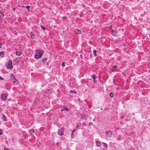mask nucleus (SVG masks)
I'll return each instance as SVG.
<instances>
[{
    "label": "nucleus",
    "instance_id": "21",
    "mask_svg": "<svg viewBox=\"0 0 150 150\" xmlns=\"http://www.w3.org/2000/svg\"><path fill=\"white\" fill-rule=\"evenodd\" d=\"M109 96H110L112 98L113 96V94L112 93H111L109 94Z\"/></svg>",
    "mask_w": 150,
    "mask_h": 150
},
{
    "label": "nucleus",
    "instance_id": "12",
    "mask_svg": "<svg viewBox=\"0 0 150 150\" xmlns=\"http://www.w3.org/2000/svg\"><path fill=\"white\" fill-rule=\"evenodd\" d=\"M63 108L64 110H66L67 111H68L69 110V109L67 108L66 106L65 105H63Z\"/></svg>",
    "mask_w": 150,
    "mask_h": 150
},
{
    "label": "nucleus",
    "instance_id": "10",
    "mask_svg": "<svg viewBox=\"0 0 150 150\" xmlns=\"http://www.w3.org/2000/svg\"><path fill=\"white\" fill-rule=\"evenodd\" d=\"M2 119L4 121H7V118L3 114L2 115Z\"/></svg>",
    "mask_w": 150,
    "mask_h": 150
},
{
    "label": "nucleus",
    "instance_id": "35",
    "mask_svg": "<svg viewBox=\"0 0 150 150\" xmlns=\"http://www.w3.org/2000/svg\"><path fill=\"white\" fill-rule=\"evenodd\" d=\"M111 30H110V31H112V32H113L114 31L112 30L111 29Z\"/></svg>",
    "mask_w": 150,
    "mask_h": 150
},
{
    "label": "nucleus",
    "instance_id": "41",
    "mask_svg": "<svg viewBox=\"0 0 150 150\" xmlns=\"http://www.w3.org/2000/svg\"><path fill=\"white\" fill-rule=\"evenodd\" d=\"M23 7H25V6H23Z\"/></svg>",
    "mask_w": 150,
    "mask_h": 150
},
{
    "label": "nucleus",
    "instance_id": "31",
    "mask_svg": "<svg viewBox=\"0 0 150 150\" xmlns=\"http://www.w3.org/2000/svg\"><path fill=\"white\" fill-rule=\"evenodd\" d=\"M30 131L31 132H34L33 131H34V130L33 129H32L30 130Z\"/></svg>",
    "mask_w": 150,
    "mask_h": 150
},
{
    "label": "nucleus",
    "instance_id": "25",
    "mask_svg": "<svg viewBox=\"0 0 150 150\" xmlns=\"http://www.w3.org/2000/svg\"><path fill=\"white\" fill-rule=\"evenodd\" d=\"M15 80V81H13V83L14 84H16L17 83L18 81L17 80H16V79Z\"/></svg>",
    "mask_w": 150,
    "mask_h": 150
},
{
    "label": "nucleus",
    "instance_id": "39",
    "mask_svg": "<svg viewBox=\"0 0 150 150\" xmlns=\"http://www.w3.org/2000/svg\"><path fill=\"white\" fill-rule=\"evenodd\" d=\"M110 29H111V25L110 26Z\"/></svg>",
    "mask_w": 150,
    "mask_h": 150
},
{
    "label": "nucleus",
    "instance_id": "4",
    "mask_svg": "<svg viewBox=\"0 0 150 150\" xmlns=\"http://www.w3.org/2000/svg\"><path fill=\"white\" fill-rule=\"evenodd\" d=\"M105 135L107 137H111L112 135V132L110 131H108L105 132Z\"/></svg>",
    "mask_w": 150,
    "mask_h": 150
},
{
    "label": "nucleus",
    "instance_id": "26",
    "mask_svg": "<svg viewBox=\"0 0 150 150\" xmlns=\"http://www.w3.org/2000/svg\"><path fill=\"white\" fill-rule=\"evenodd\" d=\"M1 14V16H2V17H4V14L2 12H1L0 11V15Z\"/></svg>",
    "mask_w": 150,
    "mask_h": 150
},
{
    "label": "nucleus",
    "instance_id": "15",
    "mask_svg": "<svg viewBox=\"0 0 150 150\" xmlns=\"http://www.w3.org/2000/svg\"><path fill=\"white\" fill-rule=\"evenodd\" d=\"M75 33L77 34L81 33V32L80 30H77L75 31Z\"/></svg>",
    "mask_w": 150,
    "mask_h": 150
},
{
    "label": "nucleus",
    "instance_id": "29",
    "mask_svg": "<svg viewBox=\"0 0 150 150\" xmlns=\"http://www.w3.org/2000/svg\"><path fill=\"white\" fill-rule=\"evenodd\" d=\"M89 125L90 126H91L92 125V122H89Z\"/></svg>",
    "mask_w": 150,
    "mask_h": 150
},
{
    "label": "nucleus",
    "instance_id": "33",
    "mask_svg": "<svg viewBox=\"0 0 150 150\" xmlns=\"http://www.w3.org/2000/svg\"><path fill=\"white\" fill-rule=\"evenodd\" d=\"M64 110L63 108H62V109H61V110H61V111H63V110Z\"/></svg>",
    "mask_w": 150,
    "mask_h": 150
},
{
    "label": "nucleus",
    "instance_id": "32",
    "mask_svg": "<svg viewBox=\"0 0 150 150\" xmlns=\"http://www.w3.org/2000/svg\"><path fill=\"white\" fill-rule=\"evenodd\" d=\"M0 79H2L3 80L4 79L3 78H2L0 76Z\"/></svg>",
    "mask_w": 150,
    "mask_h": 150
},
{
    "label": "nucleus",
    "instance_id": "24",
    "mask_svg": "<svg viewBox=\"0 0 150 150\" xmlns=\"http://www.w3.org/2000/svg\"><path fill=\"white\" fill-rule=\"evenodd\" d=\"M81 123L80 122H79L77 124V127H80L81 126Z\"/></svg>",
    "mask_w": 150,
    "mask_h": 150
},
{
    "label": "nucleus",
    "instance_id": "19",
    "mask_svg": "<svg viewBox=\"0 0 150 150\" xmlns=\"http://www.w3.org/2000/svg\"><path fill=\"white\" fill-rule=\"evenodd\" d=\"M70 93H74L76 94V92L74 90H71L70 91Z\"/></svg>",
    "mask_w": 150,
    "mask_h": 150
},
{
    "label": "nucleus",
    "instance_id": "16",
    "mask_svg": "<svg viewBox=\"0 0 150 150\" xmlns=\"http://www.w3.org/2000/svg\"><path fill=\"white\" fill-rule=\"evenodd\" d=\"M92 77L93 80H95L96 78V75L94 74L92 75Z\"/></svg>",
    "mask_w": 150,
    "mask_h": 150
},
{
    "label": "nucleus",
    "instance_id": "17",
    "mask_svg": "<svg viewBox=\"0 0 150 150\" xmlns=\"http://www.w3.org/2000/svg\"><path fill=\"white\" fill-rule=\"evenodd\" d=\"M96 144L98 146H100V143L99 142L96 141Z\"/></svg>",
    "mask_w": 150,
    "mask_h": 150
},
{
    "label": "nucleus",
    "instance_id": "5",
    "mask_svg": "<svg viewBox=\"0 0 150 150\" xmlns=\"http://www.w3.org/2000/svg\"><path fill=\"white\" fill-rule=\"evenodd\" d=\"M117 69H118L117 65H115L113 67V68L111 69V70L112 72L117 71H118L117 70Z\"/></svg>",
    "mask_w": 150,
    "mask_h": 150
},
{
    "label": "nucleus",
    "instance_id": "30",
    "mask_svg": "<svg viewBox=\"0 0 150 150\" xmlns=\"http://www.w3.org/2000/svg\"><path fill=\"white\" fill-rule=\"evenodd\" d=\"M2 45V44L0 42V48H1V45Z\"/></svg>",
    "mask_w": 150,
    "mask_h": 150
},
{
    "label": "nucleus",
    "instance_id": "9",
    "mask_svg": "<svg viewBox=\"0 0 150 150\" xmlns=\"http://www.w3.org/2000/svg\"><path fill=\"white\" fill-rule=\"evenodd\" d=\"M22 52H18L17 51H16V54L17 56H20L21 55V54H22Z\"/></svg>",
    "mask_w": 150,
    "mask_h": 150
},
{
    "label": "nucleus",
    "instance_id": "28",
    "mask_svg": "<svg viewBox=\"0 0 150 150\" xmlns=\"http://www.w3.org/2000/svg\"><path fill=\"white\" fill-rule=\"evenodd\" d=\"M62 67H64L65 66L64 62H63L62 63Z\"/></svg>",
    "mask_w": 150,
    "mask_h": 150
},
{
    "label": "nucleus",
    "instance_id": "11",
    "mask_svg": "<svg viewBox=\"0 0 150 150\" xmlns=\"http://www.w3.org/2000/svg\"><path fill=\"white\" fill-rule=\"evenodd\" d=\"M47 60V58L46 57H45L42 59V63H45Z\"/></svg>",
    "mask_w": 150,
    "mask_h": 150
},
{
    "label": "nucleus",
    "instance_id": "8",
    "mask_svg": "<svg viewBox=\"0 0 150 150\" xmlns=\"http://www.w3.org/2000/svg\"><path fill=\"white\" fill-rule=\"evenodd\" d=\"M4 52L2 51L0 52V58H2L4 57Z\"/></svg>",
    "mask_w": 150,
    "mask_h": 150
},
{
    "label": "nucleus",
    "instance_id": "20",
    "mask_svg": "<svg viewBox=\"0 0 150 150\" xmlns=\"http://www.w3.org/2000/svg\"><path fill=\"white\" fill-rule=\"evenodd\" d=\"M25 7L28 9V11H30V10L29 9L30 8V6H26Z\"/></svg>",
    "mask_w": 150,
    "mask_h": 150
},
{
    "label": "nucleus",
    "instance_id": "2",
    "mask_svg": "<svg viewBox=\"0 0 150 150\" xmlns=\"http://www.w3.org/2000/svg\"><path fill=\"white\" fill-rule=\"evenodd\" d=\"M6 68L7 69H11L13 68L12 60L9 59L8 61L7 64L6 65Z\"/></svg>",
    "mask_w": 150,
    "mask_h": 150
},
{
    "label": "nucleus",
    "instance_id": "6",
    "mask_svg": "<svg viewBox=\"0 0 150 150\" xmlns=\"http://www.w3.org/2000/svg\"><path fill=\"white\" fill-rule=\"evenodd\" d=\"M81 119L84 120H86L88 117L87 116L84 114H81Z\"/></svg>",
    "mask_w": 150,
    "mask_h": 150
},
{
    "label": "nucleus",
    "instance_id": "18",
    "mask_svg": "<svg viewBox=\"0 0 150 150\" xmlns=\"http://www.w3.org/2000/svg\"><path fill=\"white\" fill-rule=\"evenodd\" d=\"M103 143L104 144L103 146L107 148L108 147V145L106 143L104 142H103Z\"/></svg>",
    "mask_w": 150,
    "mask_h": 150
},
{
    "label": "nucleus",
    "instance_id": "3",
    "mask_svg": "<svg viewBox=\"0 0 150 150\" xmlns=\"http://www.w3.org/2000/svg\"><path fill=\"white\" fill-rule=\"evenodd\" d=\"M64 127H62L60 129L58 130V134L59 135L62 136L64 134Z\"/></svg>",
    "mask_w": 150,
    "mask_h": 150
},
{
    "label": "nucleus",
    "instance_id": "13",
    "mask_svg": "<svg viewBox=\"0 0 150 150\" xmlns=\"http://www.w3.org/2000/svg\"><path fill=\"white\" fill-rule=\"evenodd\" d=\"M30 35L31 36V38H32L34 39L35 38V35H34L33 33L32 32H31Z\"/></svg>",
    "mask_w": 150,
    "mask_h": 150
},
{
    "label": "nucleus",
    "instance_id": "38",
    "mask_svg": "<svg viewBox=\"0 0 150 150\" xmlns=\"http://www.w3.org/2000/svg\"><path fill=\"white\" fill-rule=\"evenodd\" d=\"M20 58H21V59H22V57H21Z\"/></svg>",
    "mask_w": 150,
    "mask_h": 150
},
{
    "label": "nucleus",
    "instance_id": "27",
    "mask_svg": "<svg viewBox=\"0 0 150 150\" xmlns=\"http://www.w3.org/2000/svg\"><path fill=\"white\" fill-rule=\"evenodd\" d=\"M3 131L2 129H0V135L2 134Z\"/></svg>",
    "mask_w": 150,
    "mask_h": 150
},
{
    "label": "nucleus",
    "instance_id": "22",
    "mask_svg": "<svg viewBox=\"0 0 150 150\" xmlns=\"http://www.w3.org/2000/svg\"><path fill=\"white\" fill-rule=\"evenodd\" d=\"M75 131V130H74L73 132H72L71 134V137L73 138L74 137V136H73V133Z\"/></svg>",
    "mask_w": 150,
    "mask_h": 150
},
{
    "label": "nucleus",
    "instance_id": "34",
    "mask_svg": "<svg viewBox=\"0 0 150 150\" xmlns=\"http://www.w3.org/2000/svg\"><path fill=\"white\" fill-rule=\"evenodd\" d=\"M124 117V116L123 115L121 116V118H123Z\"/></svg>",
    "mask_w": 150,
    "mask_h": 150
},
{
    "label": "nucleus",
    "instance_id": "7",
    "mask_svg": "<svg viewBox=\"0 0 150 150\" xmlns=\"http://www.w3.org/2000/svg\"><path fill=\"white\" fill-rule=\"evenodd\" d=\"M1 98L4 100H6V96L4 94H2L1 95Z\"/></svg>",
    "mask_w": 150,
    "mask_h": 150
},
{
    "label": "nucleus",
    "instance_id": "40",
    "mask_svg": "<svg viewBox=\"0 0 150 150\" xmlns=\"http://www.w3.org/2000/svg\"><path fill=\"white\" fill-rule=\"evenodd\" d=\"M11 75H13V74H11Z\"/></svg>",
    "mask_w": 150,
    "mask_h": 150
},
{
    "label": "nucleus",
    "instance_id": "14",
    "mask_svg": "<svg viewBox=\"0 0 150 150\" xmlns=\"http://www.w3.org/2000/svg\"><path fill=\"white\" fill-rule=\"evenodd\" d=\"M93 55L95 57H96L97 56L96 52V50H94L93 51Z\"/></svg>",
    "mask_w": 150,
    "mask_h": 150
},
{
    "label": "nucleus",
    "instance_id": "37",
    "mask_svg": "<svg viewBox=\"0 0 150 150\" xmlns=\"http://www.w3.org/2000/svg\"><path fill=\"white\" fill-rule=\"evenodd\" d=\"M13 10H15V8H13Z\"/></svg>",
    "mask_w": 150,
    "mask_h": 150
},
{
    "label": "nucleus",
    "instance_id": "36",
    "mask_svg": "<svg viewBox=\"0 0 150 150\" xmlns=\"http://www.w3.org/2000/svg\"><path fill=\"white\" fill-rule=\"evenodd\" d=\"M95 81H96V80H95H95H93V82H95Z\"/></svg>",
    "mask_w": 150,
    "mask_h": 150
},
{
    "label": "nucleus",
    "instance_id": "23",
    "mask_svg": "<svg viewBox=\"0 0 150 150\" xmlns=\"http://www.w3.org/2000/svg\"><path fill=\"white\" fill-rule=\"evenodd\" d=\"M40 27L43 30H45V28L43 26L40 25Z\"/></svg>",
    "mask_w": 150,
    "mask_h": 150
},
{
    "label": "nucleus",
    "instance_id": "1",
    "mask_svg": "<svg viewBox=\"0 0 150 150\" xmlns=\"http://www.w3.org/2000/svg\"><path fill=\"white\" fill-rule=\"evenodd\" d=\"M44 52V51L43 50H36V54L34 56V58L36 59H39L41 58Z\"/></svg>",
    "mask_w": 150,
    "mask_h": 150
}]
</instances>
